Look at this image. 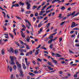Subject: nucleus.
Wrapping results in <instances>:
<instances>
[{
	"mask_svg": "<svg viewBox=\"0 0 79 79\" xmlns=\"http://www.w3.org/2000/svg\"><path fill=\"white\" fill-rule=\"evenodd\" d=\"M10 61L9 62V63L11 65L13 64V65L15 64V62H14V60H16V58L15 56L12 57L11 56H10Z\"/></svg>",
	"mask_w": 79,
	"mask_h": 79,
	"instance_id": "nucleus-1",
	"label": "nucleus"
},
{
	"mask_svg": "<svg viewBox=\"0 0 79 79\" xmlns=\"http://www.w3.org/2000/svg\"><path fill=\"white\" fill-rule=\"evenodd\" d=\"M25 4L27 6V10H29L30 9V5H31L30 3H29L27 1L25 2Z\"/></svg>",
	"mask_w": 79,
	"mask_h": 79,
	"instance_id": "nucleus-2",
	"label": "nucleus"
},
{
	"mask_svg": "<svg viewBox=\"0 0 79 79\" xmlns=\"http://www.w3.org/2000/svg\"><path fill=\"white\" fill-rule=\"evenodd\" d=\"M25 63L27 66V67H29V65L30 64V62H27V59L26 58H25Z\"/></svg>",
	"mask_w": 79,
	"mask_h": 79,
	"instance_id": "nucleus-3",
	"label": "nucleus"
},
{
	"mask_svg": "<svg viewBox=\"0 0 79 79\" xmlns=\"http://www.w3.org/2000/svg\"><path fill=\"white\" fill-rule=\"evenodd\" d=\"M76 24V23L74 22H73L72 23V24L71 25V28H73V27H75V25Z\"/></svg>",
	"mask_w": 79,
	"mask_h": 79,
	"instance_id": "nucleus-4",
	"label": "nucleus"
},
{
	"mask_svg": "<svg viewBox=\"0 0 79 79\" xmlns=\"http://www.w3.org/2000/svg\"><path fill=\"white\" fill-rule=\"evenodd\" d=\"M18 67V69H21V64H19L17 65Z\"/></svg>",
	"mask_w": 79,
	"mask_h": 79,
	"instance_id": "nucleus-5",
	"label": "nucleus"
},
{
	"mask_svg": "<svg viewBox=\"0 0 79 79\" xmlns=\"http://www.w3.org/2000/svg\"><path fill=\"white\" fill-rule=\"evenodd\" d=\"M47 64L48 65H50L51 66H52V67H53L54 66V65H52V62H48L47 63Z\"/></svg>",
	"mask_w": 79,
	"mask_h": 79,
	"instance_id": "nucleus-6",
	"label": "nucleus"
},
{
	"mask_svg": "<svg viewBox=\"0 0 79 79\" xmlns=\"http://www.w3.org/2000/svg\"><path fill=\"white\" fill-rule=\"evenodd\" d=\"M20 32L21 33V35H22V37H23V38H24L25 37V35H24V33H23V32L21 31Z\"/></svg>",
	"mask_w": 79,
	"mask_h": 79,
	"instance_id": "nucleus-7",
	"label": "nucleus"
},
{
	"mask_svg": "<svg viewBox=\"0 0 79 79\" xmlns=\"http://www.w3.org/2000/svg\"><path fill=\"white\" fill-rule=\"evenodd\" d=\"M22 66L23 67V69H26V65H25V64H24V63H22Z\"/></svg>",
	"mask_w": 79,
	"mask_h": 79,
	"instance_id": "nucleus-8",
	"label": "nucleus"
},
{
	"mask_svg": "<svg viewBox=\"0 0 79 79\" xmlns=\"http://www.w3.org/2000/svg\"><path fill=\"white\" fill-rule=\"evenodd\" d=\"M53 41V39H51L48 41V43L49 44H50L51 43H52V41Z\"/></svg>",
	"mask_w": 79,
	"mask_h": 79,
	"instance_id": "nucleus-9",
	"label": "nucleus"
},
{
	"mask_svg": "<svg viewBox=\"0 0 79 79\" xmlns=\"http://www.w3.org/2000/svg\"><path fill=\"white\" fill-rule=\"evenodd\" d=\"M43 31V28H41L40 30V31H38V34H40V33L42 32Z\"/></svg>",
	"mask_w": 79,
	"mask_h": 79,
	"instance_id": "nucleus-10",
	"label": "nucleus"
},
{
	"mask_svg": "<svg viewBox=\"0 0 79 79\" xmlns=\"http://www.w3.org/2000/svg\"><path fill=\"white\" fill-rule=\"evenodd\" d=\"M26 40L27 42H29V40H30V38L29 37V36H28L27 38H26Z\"/></svg>",
	"mask_w": 79,
	"mask_h": 79,
	"instance_id": "nucleus-11",
	"label": "nucleus"
},
{
	"mask_svg": "<svg viewBox=\"0 0 79 79\" xmlns=\"http://www.w3.org/2000/svg\"><path fill=\"white\" fill-rule=\"evenodd\" d=\"M29 74L31 76H35V74H34L32 73L29 72Z\"/></svg>",
	"mask_w": 79,
	"mask_h": 79,
	"instance_id": "nucleus-12",
	"label": "nucleus"
},
{
	"mask_svg": "<svg viewBox=\"0 0 79 79\" xmlns=\"http://www.w3.org/2000/svg\"><path fill=\"white\" fill-rule=\"evenodd\" d=\"M19 5H22V6H23V5H24V3H22V2H19Z\"/></svg>",
	"mask_w": 79,
	"mask_h": 79,
	"instance_id": "nucleus-13",
	"label": "nucleus"
},
{
	"mask_svg": "<svg viewBox=\"0 0 79 79\" xmlns=\"http://www.w3.org/2000/svg\"><path fill=\"white\" fill-rule=\"evenodd\" d=\"M5 53V50H4V48H2V51H1V53L2 55H4V53Z\"/></svg>",
	"mask_w": 79,
	"mask_h": 79,
	"instance_id": "nucleus-14",
	"label": "nucleus"
},
{
	"mask_svg": "<svg viewBox=\"0 0 79 79\" xmlns=\"http://www.w3.org/2000/svg\"><path fill=\"white\" fill-rule=\"evenodd\" d=\"M40 50L39 49H38L36 50V52H35V54L36 55H38L39 54V51Z\"/></svg>",
	"mask_w": 79,
	"mask_h": 79,
	"instance_id": "nucleus-15",
	"label": "nucleus"
},
{
	"mask_svg": "<svg viewBox=\"0 0 79 79\" xmlns=\"http://www.w3.org/2000/svg\"><path fill=\"white\" fill-rule=\"evenodd\" d=\"M42 23V22H41L40 23V24L38 25V27H40L41 26H42V25H43V24Z\"/></svg>",
	"mask_w": 79,
	"mask_h": 79,
	"instance_id": "nucleus-16",
	"label": "nucleus"
},
{
	"mask_svg": "<svg viewBox=\"0 0 79 79\" xmlns=\"http://www.w3.org/2000/svg\"><path fill=\"white\" fill-rule=\"evenodd\" d=\"M10 49L11 52H12L13 53H14V50H13V48H12V47H10Z\"/></svg>",
	"mask_w": 79,
	"mask_h": 79,
	"instance_id": "nucleus-17",
	"label": "nucleus"
},
{
	"mask_svg": "<svg viewBox=\"0 0 79 79\" xmlns=\"http://www.w3.org/2000/svg\"><path fill=\"white\" fill-rule=\"evenodd\" d=\"M4 35L6 36H5L6 39H8V33H7V34H5Z\"/></svg>",
	"mask_w": 79,
	"mask_h": 79,
	"instance_id": "nucleus-18",
	"label": "nucleus"
},
{
	"mask_svg": "<svg viewBox=\"0 0 79 79\" xmlns=\"http://www.w3.org/2000/svg\"><path fill=\"white\" fill-rule=\"evenodd\" d=\"M14 53L15 54H18V50L17 49H15V50Z\"/></svg>",
	"mask_w": 79,
	"mask_h": 79,
	"instance_id": "nucleus-19",
	"label": "nucleus"
},
{
	"mask_svg": "<svg viewBox=\"0 0 79 79\" xmlns=\"http://www.w3.org/2000/svg\"><path fill=\"white\" fill-rule=\"evenodd\" d=\"M56 55L57 56L56 57H61V56L58 53H56Z\"/></svg>",
	"mask_w": 79,
	"mask_h": 79,
	"instance_id": "nucleus-20",
	"label": "nucleus"
},
{
	"mask_svg": "<svg viewBox=\"0 0 79 79\" xmlns=\"http://www.w3.org/2000/svg\"><path fill=\"white\" fill-rule=\"evenodd\" d=\"M19 72L20 73V74L23 73V71H22V69H19Z\"/></svg>",
	"mask_w": 79,
	"mask_h": 79,
	"instance_id": "nucleus-21",
	"label": "nucleus"
},
{
	"mask_svg": "<svg viewBox=\"0 0 79 79\" xmlns=\"http://www.w3.org/2000/svg\"><path fill=\"white\" fill-rule=\"evenodd\" d=\"M79 14V12L76 13L73 16V17H74V16H77Z\"/></svg>",
	"mask_w": 79,
	"mask_h": 79,
	"instance_id": "nucleus-22",
	"label": "nucleus"
},
{
	"mask_svg": "<svg viewBox=\"0 0 79 79\" xmlns=\"http://www.w3.org/2000/svg\"><path fill=\"white\" fill-rule=\"evenodd\" d=\"M37 8V6H34L32 7L33 10H35V8Z\"/></svg>",
	"mask_w": 79,
	"mask_h": 79,
	"instance_id": "nucleus-23",
	"label": "nucleus"
},
{
	"mask_svg": "<svg viewBox=\"0 0 79 79\" xmlns=\"http://www.w3.org/2000/svg\"><path fill=\"white\" fill-rule=\"evenodd\" d=\"M15 44H16L17 45H18L19 47V46H20V45H19V43L18 42H17V41H15Z\"/></svg>",
	"mask_w": 79,
	"mask_h": 79,
	"instance_id": "nucleus-24",
	"label": "nucleus"
},
{
	"mask_svg": "<svg viewBox=\"0 0 79 79\" xmlns=\"http://www.w3.org/2000/svg\"><path fill=\"white\" fill-rule=\"evenodd\" d=\"M16 68H17L16 65H14L13 66V68H14V70H16Z\"/></svg>",
	"mask_w": 79,
	"mask_h": 79,
	"instance_id": "nucleus-25",
	"label": "nucleus"
},
{
	"mask_svg": "<svg viewBox=\"0 0 79 79\" xmlns=\"http://www.w3.org/2000/svg\"><path fill=\"white\" fill-rule=\"evenodd\" d=\"M31 13V11H27L25 13L26 14H30V13Z\"/></svg>",
	"mask_w": 79,
	"mask_h": 79,
	"instance_id": "nucleus-26",
	"label": "nucleus"
},
{
	"mask_svg": "<svg viewBox=\"0 0 79 79\" xmlns=\"http://www.w3.org/2000/svg\"><path fill=\"white\" fill-rule=\"evenodd\" d=\"M62 10H65V7L64 6H63L60 8Z\"/></svg>",
	"mask_w": 79,
	"mask_h": 79,
	"instance_id": "nucleus-27",
	"label": "nucleus"
},
{
	"mask_svg": "<svg viewBox=\"0 0 79 79\" xmlns=\"http://www.w3.org/2000/svg\"><path fill=\"white\" fill-rule=\"evenodd\" d=\"M9 35H10L11 37L13 39V37H14L13 35L11 33H9Z\"/></svg>",
	"mask_w": 79,
	"mask_h": 79,
	"instance_id": "nucleus-28",
	"label": "nucleus"
},
{
	"mask_svg": "<svg viewBox=\"0 0 79 79\" xmlns=\"http://www.w3.org/2000/svg\"><path fill=\"white\" fill-rule=\"evenodd\" d=\"M48 38H49V39H52V38H53V36L52 35H50V36H49L48 37Z\"/></svg>",
	"mask_w": 79,
	"mask_h": 79,
	"instance_id": "nucleus-29",
	"label": "nucleus"
},
{
	"mask_svg": "<svg viewBox=\"0 0 79 79\" xmlns=\"http://www.w3.org/2000/svg\"><path fill=\"white\" fill-rule=\"evenodd\" d=\"M50 25V23H48L47 25H46L45 27H48Z\"/></svg>",
	"mask_w": 79,
	"mask_h": 79,
	"instance_id": "nucleus-30",
	"label": "nucleus"
},
{
	"mask_svg": "<svg viewBox=\"0 0 79 79\" xmlns=\"http://www.w3.org/2000/svg\"><path fill=\"white\" fill-rule=\"evenodd\" d=\"M41 47V44L39 45L36 48V49H38L40 48V47Z\"/></svg>",
	"mask_w": 79,
	"mask_h": 79,
	"instance_id": "nucleus-31",
	"label": "nucleus"
},
{
	"mask_svg": "<svg viewBox=\"0 0 79 79\" xmlns=\"http://www.w3.org/2000/svg\"><path fill=\"white\" fill-rule=\"evenodd\" d=\"M75 13H76V11H75L73 12L72 13V14H71V15L73 16V15H74V14H75Z\"/></svg>",
	"mask_w": 79,
	"mask_h": 79,
	"instance_id": "nucleus-32",
	"label": "nucleus"
},
{
	"mask_svg": "<svg viewBox=\"0 0 79 79\" xmlns=\"http://www.w3.org/2000/svg\"><path fill=\"white\" fill-rule=\"evenodd\" d=\"M37 60L39 61H40V62H42V60L40 59L39 58H37Z\"/></svg>",
	"mask_w": 79,
	"mask_h": 79,
	"instance_id": "nucleus-33",
	"label": "nucleus"
},
{
	"mask_svg": "<svg viewBox=\"0 0 79 79\" xmlns=\"http://www.w3.org/2000/svg\"><path fill=\"white\" fill-rule=\"evenodd\" d=\"M20 76L21 77H24V74L23 73L20 74Z\"/></svg>",
	"mask_w": 79,
	"mask_h": 79,
	"instance_id": "nucleus-34",
	"label": "nucleus"
},
{
	"mask_svg": "<svg viewBox=\"0 0 79 79\" xmlns=\"http://www.w3.org/2000/svg\"><path fill=\"white\" fill-rule=\"evenodd\" d=\"M19 42L20 44H22V45L24 44V43L22 41H21V40H19Z\"/></svg>",
	"mask_w": 79,
	"mask_h": 79,
	"instance_id": "nucleus-35",
	"label": "nucleus"
},
{
	"mask_svg": "<svg viewBox=\"0 0 79 79\" xmlns=\"http://www.w3.org/2000/svg\"><path fill=\"white\" fill-rule=\"evenodd\" d=\"M26 48L27 49V50H29V49H30V48L29 47V46H28V45H27L26 46Z\"/></svg>",
	"mask_w": 79,
	"mask_h": 79,
	"instance_id": "nucleus-36",
	"label": "nucleus"
},
{
	"mask_svg": "<svg viewBox=\"0 0 79 79\" xmlns=\"http://www.w3.org/2000/svg\"><path fill=\"white\" fill-rule=\"evenodd\" d=\"M14 75L13 74L11 75L10 76V79H13Z\"/></svg>",
	"mask_w": 79,
	"mask_h": 79,
	"instance_id": "nucleus-37",
	"label": "nucleus"
},
{
	"mask_svg": "<svg viewBox=\"0 0 79 79\" xmlns=\"http://www.w3.org/2000/svg\"><path fill=\"white\" fill-rule=\"evenodd\" d=\"M15 63H16L17 65H18V64H19V62H18V60H16Z\"/></svg>",
	"mask_w": 79,
	"mask_h": 79,
	"instance_id": "nucleus-38",
	"label": "nucleus"
},
{
	"mask_svg": "<svg viewBox=\"0 0 79 79\" xmlns=\"http://www.w3.org/2000/svg\"><path fill=\"white\" fill-rule=\"evenodd\" d=\"M16 18H17V19H20L21 20V18H20L19 17L16 16Z\"/></svg>",
	"mask_w": 79,
	"mask_h": 79,
	"instance_id": "nucleus-39",
	"label": "nucleus"
},
{
	"mask_svg": "<svg viewBox=\"0 0 79 79\" xmlns=\"http://www.w3.org/2000/svg\"><path fill=\"white\" fill-rule=\"evenodd\" d=\"M20 47L21 48H24V46L21 45L20 46Z\"/></svg>",
	"mask_w": 79,
	"mask_h": 79,
	"instance_id": "nucleus-40",
	"label": "nucleus"
},
{
	"mask_svg": "<svg viewBox=\"0 0 79 79\" xmlns=\"http://www.w3.org/2000/svg\"><path fill=\"white\" fill-rule=\"evenodd\" d=\"M32 63H33L34 64H35V65L36 64V63H35V61L34 60H33L32 61Z\"/></svg>",
	"mask_w": 79,
	"mask_h": 79,
	"instance_id": "nucleus-41",
	"label": "nucleus"
},
{
	"mask_svg": "<svg viewBox=\"0 0 79 79\" xmlns=\"http://www.w3.org/2000/svg\"><path fill=\"white\" fill-rule=\"evenodd\" d=\"M66 22V21H64V22H63L62 23H60V25H63V24H64Z\"/></svg>",
	"mask_w": 79,
	"mask_h": 79,
	"instance_id": "nucleus-42",
	"label": "nucleus"
},
{
	"mask_svg": "<svg viewBox=\"0 0 79 79\" xmlns=\"http://www.w3.org/2000/svg\"><path fill=\"white\" fill-rule=\"evenodd\" d=\"M69 52L70 53H74V52H73L70 49H69Z\"/></svg>",
	"mask_w": 79,
	"mask_h": 79,
	"instance_id": "nucleus-43",
	"label": "nucleus"
},
{
	"mask_svg": "<svg viewBox=\"0 0 79 79\" xmlns=\"http://www.w3.org/2000/svg\"><path fill=\"white\" fill-rule=\"evenodd\" d=\"M34 73H35V74H38L39 72H38L37 70H36L35 71H34Z\"/></svg>",
	"mask_w": 79,
	"mask_h": 79,
	"instance_id": "nucleus-44",
	"label": "nucleus"
},
{
	"mask_svg": "<svg viewBox=\"0 0 79 79\" xmlns=\"http://www.w3.org/2000/svg\"><path fill=\"white\" fill-rule=\"evenodd\" d=\"M74 32V31H70V34H73Z\"/></svg>",
	"mask_w": 79,
	"mask_h": 79,
	"instance_id": "nucleus-45",
	"label": "nucleus"
},
{
	"mask_svg": "<svg viewBox=\"0 0 79 79\" xmlns=\"http://www.w3.org/2000/svg\"><path fill=\"white\" fill-rule=\"evenodd\" d=\"M15 6H16L17 7H19V4L18 3H16L15 4Z\"/></svg>",
	"mask_w": 79,
	"mask_h": 79,
	"instance_id": "nucleus-46",
	"label": "nucleus"
},
{
	"mask_svg": "<svg viewBox=\"0 0 79 79\" xmlns=\"http://www.w3.org/2000/svg\"><path fill=\"white\" fill-rule=\"evenodd\" d=\"M39 15L40 16H42V15H43V14L42 13V12L41 11Z\"/></svg>",
	"mask_w": 79,
	"mask_h": 79,
	"instance_id": "nucleus-47",
	"label": "nucleus"
},
{
	"mask_svg": "<svg viewBox=\"0 0 79 79\" xmlns=\"http://www.w3.org/2000/svg\"><path fill=\"white\" fill-rule=\"evenodd\" d=\"M0 9L2 10V11H4V9L2 8V7L1 6H0Z\"/></svg>",
	"mask_w": 79,
	"mask_h": 79,
	"instance_id": "nucleus-48",
	"label": "nucleus"
},
{
	"mask_svg": "<svg viewBox=\"0 0 79 79\" xmlns=\"http://www.w3.org/2000/svg\"><path fill=\"white\" fill-rule=\"evenodd\" d=\"M48 19V17H46L44 18V21H45V20H46V19Z\"/></svg>",
	"mask_w": 79,
	"mask_h": 79,
	"instance_id": "nucleus-49",
	"label": "nucleus"
},
{
	"mask_svg": "<svg viewBox=\"0 0 79 79\" xmlns=\"http://www.w3.org/2000/svg\"><path fill=\"white\" fill-rule=\"evenodd\" d=\"M52 55L53 56H55L56 55V54H55V53H54V52H52Z\"/></svg>",
	"mask_w": 79,
	"mask_h": 79,
	"instance_id": "nucleus-50",
	"label": "nucleus"
},
{
	"mask_svg": "<svg viewBox=\"0 0 79 79\" xmlns=\"http://www.w3.org/2000/svg\"><path fill=\"white\" fill-rule=\"evenodd\" d=\"M41 8V6H39L38 7L37 9V10H39L40 8Z\"/></svg>",
	"mask_w": 79,
	"mask_h": 79,
	"instance_id": "nucleus-51",
	"label": "nucleus"
},
{
	"mask_svg": "<svg viewBox=\"0 0 79 79\" xmlns=\"http://www.w3.org/2000/svg\"><path fill=\"white\" fill-rule=\"evenodd\" d=\"M25 23H29V21H27V19H26L25 20Z\"/></svg>",
	"mask_w": 79,
	"mask_h": 79,
	"instance_id": "nucleus-52",
	"label": "nucleus"
},
{
	"mask_svg": "<svg viewBox=\"0 0 79 79\" xmlns=\"http://www.w3.org/2000/svg\"><path fill=\"white\" fill-rule=\"evenodd\" d=\"M71 66H77V64H73L71 65Z\"/></svg>",
	"mask_w": 79,
	"mask_h": 79,
	"instance_id": "nucleus-53",
	"label": "nucleus"
},
{
	"mask_svg": "<svg viewBox=\"0 0 79 79\" xmlns=\"http://www.w3.org/2000/svg\"><path fill=\"white\" fill-rule=\"evenodd\" d=\"M26 27H27V28H28V29L30 28V27L29 26V25H28L27 24H26Z\"/></svg>",
	"mask_w": 79,
	"mask_h": 79,
	"instance_id": "nucleus-54",
	"label": "nucleus"
},
{
	"mask_svg": "<svg viewBox=\"0 0 79 79\" xmlns=\"http://www.w3.org/2000/svg\"><path fill=\"white\" fill-rule=\"evenodd\" d=\"M3 28L4 31H6L7 29V28H6L5 27H3Z\"/></svg>",
	"mask_w": 79,
	"mask_h": 79,
	"instance_id": "nucleus-55",
	"label": "nucleus"
},
{
	"mask_svg": "<svg viewBox=\"0 0 79 79\" xmlns=\"http://www.w3.org/2000/svg\"><path fill=\"white\" fill-rule=\"evenodd\" d=\"M48 40H49V39L48 38H46V39L44 40V41H48Z\"/></svg>",
	"mask_w": 79,
	"mask_h": 79,
	"instance_id": "nucleus-56",
	"label": "nucleus"
},
{
	"mask_svg": "<svg viewBox=\"0 0 79 79\" xmlns=\"http://www.w3.org/2000/svg\"><path fill=\"white\" fill-rule=\"evenodd\" d=\"M35 16H38V13H36L35 14Z\"/></svg>",
	"mask_w": 79,
	"mask_h": 79,
	"instance_id": "nucleus-57",
	"label": "nucleus"
},
{
	"mask_svg": "<svg viewBox=\"0 0 79 79\" xmlns=\"http://www.w3.org/2000/svg\"><path fill=\"white\" fill-rule=\"evenodd\" d=\"M21 12H24V11L25 10L24 9H23V8H21Z\"/></svg>",
	"mask_w": 79,
	"mask_h": 79,
	"instance_id": "nucleus-58",
	"label": "nucleus"
},
{
	"mask_svg": "<svg viewBox=\"0 0 79 79\" xmlns=\"http://www.w3.org/2000/svg\"><path fill=\"white\" fill-rule=\"evenodd\" d=\"M16 77L18 78V77H19V75L18 74H16Z\"/></svg>",
	"mask_w": 79,
	"mask_h": 79,
	"instance_id": "nucleus-59",
	"label": "nucleus"
},
{
	"mask_svg": "<svg viewBox=\"0 0 79 79\" xmlns=\"http://www.w3.org/2000/svg\"><path fill=\"white\" fill-rule=\"evenodd\" d=\"M29 52H27L26 54V56H29Z\"/></svg>",
	"mask_w": 79,
	"mask_h": 79,
	"instance_id": "nucleus-60",
	"label": "nucleus"
},
{
	"mask_svg": "<svg viewBox=\"0 0 79 79\" xmlns=\"http://www.w3.org/2000/svg\"><path fill=\"white\" fill-rule=\"evenodd\" d=\"M53 62L54 63H57V61H56V60H53Z\"/></svg>",
	"mask_w": 79,
	"mask_h": 79,
	"instance_id": "nucleus-61",
	"label": "nucleus"
},
{
	"mask_svg": "<svg viewBox=\"0 0 79 79\" xmlns=\"http://www.w3.org/2000/svg\"><path fill=\"white\" fill-rule=\"evenodd\" d=\"M10 71L11 72L12 71V67H10Z\"/></svg>",
	"mask_w": 79,
	"mask_h": 79,
	"instance_id": "nucleus-62",
	"label": "nucleus"
},
{
	"mask_svg": "<svg viewBox=\"0 0 79 79\" xmlns=\"http://www.w3.org/2000/svg\"><path fill=\"white\" fill-rule=\"evenodd\" d=\"M71 14H69L67 15V17L70 16H71Z\"/></svg>",
	"mask_w": 79,
	"mask_h": 79,
	"instance_id": "nucleus-63",
	"label": "nucleus"
},
{
	"mask_svg": "<svg viewBox=\"0 0 79 79\" xmlns=\"http://www.w3.org/2000/svg\"><path fill=\"white\" fill-rule=\"evenodd\" d=\"M74 77H77V74H75L74 75Z\"/></svg>",
	"mask_w": 79,
	"mask_h": 79,
	"instance_id": "nucleus-64",
	"label": "nucleus"
}]
</instances>
